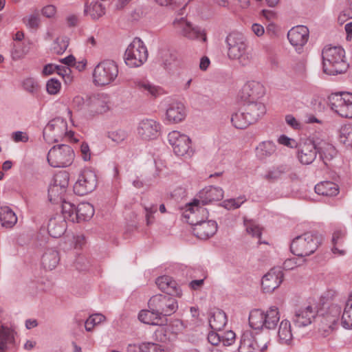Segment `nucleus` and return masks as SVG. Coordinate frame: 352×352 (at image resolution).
Instances as JSON below:
<instances>
[{
    "label": "nucleus",
    "instance_id": "nucleus-12",
    "mask_svg": "<svg viewBox=\"0 0 352 352\" xmlns=\"http://www.w3.org/2000/svg\"><path fill=\"white\" fill-rule=\"evenodd\" d=\"M328 99L333 111L342 118H352V94H332Z\"/></svg>",
    "mask_w": 352,
    "mask_h": 352
},
{
    "label": "nucleus",
    "instance_id": "nucleus-9",
    "mask_svg": "<svg viewBox=\"0 0 352 352\" xmlns=\"http://www.w3.org/2000/svg\"><path fill=\"white\" fill-rule=\"evenodd\" d=\"M74 153L72 148L66 144L53 146L48 152L47 160L49 164L55 168L67 167L74 160Z\"/></svg>",
    "mask_w": 352,
    "mask_h": 352
},
{
    "label": "nucleus",
    "instance_id": "nucleus-15",
    "mask_svg": "<svg viewBox=\"0 0 352 352\" xmlns=\"http://www.w3.org/2000/svg\"><path fill=\"white\" fill-rule=\"evenodd\" d=\"M96 186V173L91 170L84 169L74 185V191L76 195L83 196L94 191Z\"/></svg>",
    "mask_w": 352,
    "mask_h": 352
},
{
    "label": "nucleus",
    "instance_id": "nucleus-54",
    "mask_svg": "<svg viewBox=\"0 0 352 352\" xmlns=\"http://www.w3.org/2000/svg\"><path fill=\"white\" fill-rule=\"evenodd\" d=\"M60 82L54 78L49 80L46 85V89L50 94H56L60 89Z\"/></svg>",
    "mask_w": 352,
    "mask_h": 352
},
{
    "label": "nucleus",
    "instance_id": "nucleus-2",
    "mask_svg": "<svg viewBox=\"0 0 352 352\" xmlns=\"http://www.w3.org/2000/svg\"><path fill=\"white\" fill-rule=\"evenodd\" d=\"M197 213L206 214V209L199 206V201L194 200L185 207L184 217L193 226L194 234L201 239H207L213 236L217 230V224L214 221H199L196 219Z\"/></svg>",
    "mask_w": 352,
    "mask_h": 352
},
{
    "label": "nucleus",
    "instance_id": "nucleus-58",
    "mask_svg": "<svg viewBox=\"0 0 352 352\" xmlns=\"http://www.w3.org/2000/svg\"><path fill=\"white\" fill-rule=\"evenodd\" d=\"M143 352H165L162 346L153 342L142 343Z\"/></svg>",
    "mask_w": 352,
    "mask_h": 352
},
{
    "label": "nucleus",
    "instance_id": "nucleus-51",
    "mask_svg": "<svg viewBox=\"0 0 352 352\" xmlns=\"http://www.w3.org/2000/svg\"><path fill=\"white\" fill-rule=\"evenodd\" d=\"M306 262V259L301 257L287 258L283 264V267L285 270H292L297 267L301 266Z\"/></svg>",
    "mask_w": 352,
    "mask_h": 352
},
{
    "label": "nucleus",
    "instance_id": "nucleus-19",
    "mask_svg": "<svg viewBox=\"0 0 352 352\" xmlns=\"http://www.w3.org/2000/svg\"><path fill=\"white\" fill-rule=\"evenodd\" d=\"M86 112L90 115L106 113L110 109V98L106 94H98L86 100Z\"/></svg>",
    "mask_w": 352,
    "mask_h": 352
},
{
    "label": "nucleus",
    "instance_id": "nucleus-46",
    "mask_svg": "<svg viewBox=\"0 0 352 352\" xmlns=\"http://www.w3.org/2000/svg\"><path fill=\"white\" fill-rule=\"evenodd\" d=\"M63 218L66 221L75 222L76 221V208L69 201L64 200L61 202Z\"/></svg>",
    "mask_w": 352,
    "mask_h": 352
},
{
    "label": "nucleus",
    "instance_id": "nucleus-61",
    "mask_svg": "<svg viewBox=\"0 0 352 352\" xmlns=\"http://www.w3.org/2000/svg\"><path fill=\"white\" fill-rule=\"evenodd\" d=\"M23 86L28 92H33L37 87V83L35 79L32 78H27L23 80Z\"/></svg>",
    "mask_w": 352,
    "mask_h": 352
},
{
    "label": "nucleus",
    "instance_id": "nucleus-32",
    "mask_svg": "<svg viewBox=\"0 0 352 352\" xmlns=\"http://www.w3.org/2000/svg\"><path fill=\"white\" fill-rule=\"evenodd\" d=\"M280 314L277 306H270L264 311L265 329H275L280 321Z\"/></svg>",
    "mask_w": 352,
    "mask_h": 352
},
{
    "label": "nucleus",
    "instance_id": "nucleus-39",
    "mask_svg": "<svg viewBox=\"0 0 352 352\" xmlns=\"http://www.w3.org/2000/svg\"><path fill=\"white\" fill-rule=\"evenodd\" d=\"M249 324L255 330H261L265 328L264 311L255 309L249 314Z\"/></svg>",
    "mask_w": 352,
    "mask_h": 352
},
{
    "label": "nucleus",
    "instance_id": "nucleus-35",
    "mask_svg": "<svg viewBox=\"0 0 352 352\" xmlns=\"http://www.w3.org/2000/svg\"><path fill=\"white\" fill-rule=\"evenodd\" d=\"M227 323L226 314L220 309L214 310L209 318V325L213 331H221Z\"/></svg>",
    "mask_w": 352,
    "mask_h": 352
},
{
    "label": "nucleus",
    "instance_id": "nucleus-22",
    "mask_svg": "<svg viewBox=\"0 0 352 352\" xmlns=\"http://www.w3.org/2000/svg\"><path fill=\"white\" fill-rule=\"evenodd\" d=\"M309 36V29L304 25L292 28L287 33V38L296 50H300L307 43Z\"/></svg>",
    "mask_w": 352,
    "mask_h": 352
},
{
    "label": "nucleus",
    "instance_id": "nucleus-38",
    "mask_svg": "<svg viewBox=\"0 0 352 352\" xmlns=\"http://www.w3.org/2000/svg\"><path fill=\"white\" fill-rule=\"evenodd\" d=\"M231 122L235 128L240 129H245L253 123L241 107L232 115Z\"/></svg>",
    "mask_w": 352,
    "mask_h": 352
},
{
    "label": "nucleus",
    "instance_id": "nucleus-59",
    "mask_svg": "<svg viewBox=\"0 0 352 352\" xmlns=\"http://www.w3.org/2000/svg\"><path fill=\"white\" fill-rule=\"evenodd\" d=\"M144 210L146 212V219L147 224H150L153 222V214L157 212V206L155 204H151L150 206H145Z\"/></svg>",
    "mask_w": 352,
    "mask_h": 352
},
{
    "label": "nucleus",
    "instance_id": "nucleus-62",
    "mask_svg": "<svg viewBox=\"0 0 352 352\" xmlns=\"http://www.w3.org/2000/svg\"><path fill=\"white\" fill-rule=\"evenodd\" d=\"M86 100L80 96H76L72 100V106L78 110L84 109L86 111Z\"/></svg>",
    "mask_w": 352,
    "mask_h": 352
},
{
    "label": "nucleus",
    "instance_id": "nucleus-7",
    "mask_svg": "<svg viewBox=\"0 0 352 352\" xmlns=\"http://www.w3.org/2000/svg\"><path fill=\"white\" fill-rule=\"evenodd\" d=\"M148 55L144 42L139 38H135L125 50L124 63L129 67H139L146 61Z\"/></svg>",
    "mask_w": 352,
    "mask_h": 352
},
{
    "label": "nucleus",
    "instance_id": "nucleus-24",
    "mask_svg": "<svg viewBox=\"0 0 352 352\" xmlns=\"http://www.w3.org/2000/svg\"><path fill=\"white\" fill-rule=\"evenodd\" d=\"M241 106L246 114L250 118V120L254 123L263 116L266 113V108L263 103L258 100H246Z\"/></svg>",
    "mask_w": 352,
    "mask_h": 352
},
{
    "label": "nucleus",
    "instance_id": "nucleus-21",
    "mask_svg": "<svg viewBox=\"0 0 352 352\" xmlns=\"http://www.w3.org/2000/svg\"><path fill=\"white\" fill-rule=\"evenodd\" d=\"M283 272L280 267H273L262 278L261 286L264 292L272 293L283 280Z\"/></svg>",
    "mask_w": 352,
    "mask_h": 352
},
{
    "label": "nucleus",
    "instance_id": "nucleus-45",
    "mask_svg": "<svg viewBox=\"0 0 352 352\" xmlns=\"http://www.w3.org/2000/svg\"><path fill=\"white\" fill-rule=\"evenodd\" d=\"M342 324L345 329L352 328V293L346 302L342 316Z\"/></svg>",
    "mask_w": 352,
    "mask_h": 352
},
{
    "label": "nucleus",
    "instance_id": "nucleus-49",
    "mask_svg": "<svg viewBox=\"0 0 352 352\" xmlns=\"http://www.w3.org/2000/svg\"><path fill=\"white\" fill-rule=\"evenodd\" d=\"M105 320V316L101 314H95L91 315L85 321V327L86 331H91L95 326L100 324Z\"/></svg>",
    "mask_w": 352,
    "mask_h": 352
},
{
    "label": "nucleus",
    "instance_id": "nucleus-29",
    "mask_svg": "<svg viewBox=\"0 0 352 352\" xmlns=\"http://www.w3.org/2000/svg\"><path fill=\"white\" fill-rule=\"evenodd\" d=\"M186 117L184 105L181 102H173L166 109V118L171 123L182 122Z\"/></svg>",
    "mask_w": 352,
    "mask_h": 352
},
{
    "label": "nucleus",
    "instance_id": "nucleus-34",
    "mask_svg": "<svg viewBox=\"0 0 352 352\" xmlns=\"http://www.w3.org/2000/svg\"><path fill=\"white\" fill-rule=\"evenodd\" d=\"M315 192L320 195L333 197L338 194L339 188L336 184L332 182L325 181L316 185Z\"/></svg>",
    "mask_w": 352,
    "mask_h": 352
},
{
    "label": "nucleus",
    "instance_id": "nucleus-10",
    "mask_svg": "<svg viewBox=\"0 0 352 352\" xmlns=\"http://www.w3.org/2000/svg\"><path fill=\"white\" fill-rule=\"evenodd\" d=\"M72 139L74 132L67 131V122L60 118H56L48 122L43 130V137L47 142H56L63 137Z\"/></svg>",
    "mask_w": 352,
    "mask_h": 352
},
{
    "label": "nucleus",
    "instance_id": "nucleus-1",
    "mask_svg": "<svg viewBox=\"0 0 352 352\" xmlns=\"http://www.w3.org/2000/svg\"><path fill=\"white\" fill-rule=\"evenodd\" d=\"M335 147L329 142L326 135L322 133H316L309 137L301 138L296 148V157L298 162L305 166L311 164L318 154L326 164L336 155Z\"/></svg>",
    "mask_w": 352,
    "mask_h": 352
},
{
    "label": "nucleus",
    "instance_id": "nucleus-41",
    "mask_svg": "<svg viewBox=\"0 0 352 352\" xmlns=\"http://www.w3.org/2000/svg\"><path fill=\"white\" fill-rule=\"evenodd\" d=\"M94 214L93 206L87 202L80 204L76 208V221H87L91 219Z\"/></svg>",
    "mask_w": 352,
    "mask_h": 352
},
{
    "label": "nucleus",
    "instance_id": "nucleus-8",
    "mask_svg": "<svg viewBox=\"0 0 352 352\" xmlns=\"http://www.w3.org/2000/svg\"><path fill=\"white\" fill-rule=\"evenodd\" d=\"M168 141L174 153L184 158H190L195 153L191 139L179 131H173L168 134Z\"/></svg>",
    "mask_w": 352,
    "mask_h": 352
},
{
    "label": "nucleus",
    "instance_id": "nucleus-23",
    "mask_svg": "<svg viewBox=\"0 0 352 352\" xmlns=\"http://www.w3.org/2000/svg\"><path fill=\"white\" fill-rule=\"evenodd\" d=\"M265 94V87L259 82L251 80L246 82L242 88L241 99L246 100H257Z\"/></svg>",
    "mask_w": 352,
    "mask_h": 352
},
{
    "label": "nucleus",
    "instance_id": "nucleus-25",
    "mask_svg": "<svg viewBox=\"0 0 352 352\" xmlns=\"http://www.w3.org/2000/svg\"><path fill=\"white\" fill-rule=\"evenodd\" d=\"M277 342L282 345L289 346L293 342L294 336L291 322L287 319L282 320L277 328Z\"/></svg>",
    "mask_w": 352,
    "mask_h": 352
},
{
    "label": "nucleus",
    "instance_id": "nucleus-28",
    "mask_svg": "<svg viewBox=\"0 0 352 352\" xmlns=\"http://www.w3.org/2000/svg\"><path fill=\"white\" fill-rule=\"evenodd\" d=\"M138 319L140 322L150 325L163 326L167 323L166 318H161L156 311L149 308L140 311Z\"/></svg>",
    "mask_w": 352,
    "mask_h": 352
},
{
    "label": "nucleus",
    "instance_id": "nucleus-26",
    "mask_svg": "<svg viewBox=\"0 0 352 352\" xmlns=\"http://www.w3.org/2000/svg\"><path fill=\"white\" fill-rule=\"evenodd\" d=\"M156 285L160 290L169 296H182V289L175 280L168 276H162L157 278Z\"/></svg>",
    "mask_w": 352,
    "mask_h": 352
},
{
    "label": "nucleus",
    "instance_id": "nucleus-27",
    "mask_svg": "<svg viewBox=\"0 0 352 352\" xmlns=\"http://www.w3.org/2000/svg\"><path fill=\"white\" fill-rule=\"evenodd\" d=\"M199 204L201 202L203 205L208 204L212 201L221 200L223 197V190L221 188L213 186H209L203 188L199 192Z\"/></svg>",
    "mask_w": 352,
    "mask_h": 352
},
{
    "label": "nucleus",
    "instance_id": "nucleus-18",
    "mask_svg": "<svg viewBox=\"0 0 352 352\" xmlns=\"http://www.w3.org/2000/svg\"><path fill=\"white\" fill-rule=\"evenodd\" d=\"M267 348V342L259 344L253 333L248 330L243 331L241 336L238 352H262Z\"/></svg>",
    "mask_w": 352,
    "mask_h": 352
},
{
    "label": "nucleus",
    "instance_id": "nucleus-47",
    "mask_svg": "<svg viewBox=\"0 0 352 352\" xmlns=\"http://www.w3.org/2000/svg\"><path fill=\"white\" fill-rule=\"evenodd\" d=\"M69 45V39L67 36H59L54 41L52 45V51L57 54L65 52Z\"/></svg>",
    "mask_w": 352,
    "mask_h": 352
},
{
    "label": "nucleus",
    "instance_id": "nucleus-53",
    "mask_svg": "<svg viewBox=\"0 0 352 352\" xmlns=\"http://www.w3.org/2000/svg\"><path fill=\"white\" fill-rule=\"evenodd\" d=\"M126 133L121 129L108 133V138L117 144L122 142L126 138Z\"/></svg>",
    "mask_w": 352,
    "mask_h": 352
},
{
    "label": "nucleus",
    "instance_id": "nucleus-16",
    "mask_svg": "<svg viewBox=\"0 0 352 352\" xmlns=\"http://www.w3.org/2000/svg\"><path fill=\"white\" fill-rule=\"evenodd\" d=\"M341 313L340 307L332 305L329 307L325 313L322 314L320 324L318 329L320 334L324 337H328L333 331L334 325L338 322Z\"/></svg>",
    "mask_w": 352,
    "mask_h": 352
},
{
    "label": "nucleus",
    "instance_id": "nucleus-57",
    "mask_svg": "<svg viewBox=\"0 0 352 352\" xmlns=\"http://www.w3.org/2000/svg\"><path fill=\"white\" fill-rule=\"evenodd\" d=\"M221 342L224 346L231 345L235 340L236 335L232 331H228L221 335Z\"/></svg>",
    "mask_w": 352,
    "mask_h": 352
},
{
    "label": "nucleus",
    "instance_id": "nucleus-50",
    "mask_svg": "<svg viewBox=\"0 0 352 352\" xmlns=\"http://www.w3.org/2000/svg\"><path fill=\"white\" fill-rule=\"evenodd\" d=\"M246 198L245 196H240L236 199H228L224 200L221 205L227 210H234L239 208L245 201Z\"/></svg>",
    "mask_w": 352,
    "mask_h": 352
},
{
    "label": "nucleus",
    "instance_id": "nucleus-31",
    "mask_svg": "<svg viewBox=\"0 0 352 352\" xmlns=\"http://www.w3.org/2000/svg\"><path fill=\"white\" fill-rule=\"evenodd\" d=\"M134 83L135 88L146 96L157 97L163 93L162 88L147 80H138L135 81Z\"/></svg>",
    "mask_w": 352,
    "mask_h": 352
},
{
    "label": "nucleus",
    "instance_id": "nucleus-5",
    "mask_svg": "<svg viewBox=\"0 0 352 352\" xmlns=\"http://www.w3.org/2000/svg\"><path fill=\"white\" fill-rule=\"evenodd\" d=\"M321 236L318 234L305 232L292 240L290 250L292 254L303 258L314 254L321 243Z\"/></svg>",
    "mask_w": 352,
    "mask_h": 352
},
{
    "label": "nucleus",
    "instance_id": "nucleus-64",
    "mask_svg": "<svg viewBox=\"0 0 352 352\" xmlns=\"http://www.w3.org/2000/svg\"><path fill=\"white\" fill-rule=\"evenodd\" d=\"M208 340L212 345H217L221 342V335L214 331H211L208 335Z\"/></svg>",
    "mask_w": 352,
    "mask_h": 352
},
{
    "label": "nucleus",
    "instance_id": "nucleus-33",
    "mask_svg": "<svg viewBox=\"0 0 352 352\" xmlns=\"http://www.w3.org/2000/svg\"><path fill=\"white\" fill-rule=\"evenodd\" d=\"M17 222L15 212L8 206L0 207V223L6 228H12Z\"/></svg>",
    "mask_w": 352,
    "mask_h": 352
},
{
    "label": "nucleus",
    "instance_id": "nucleus-37",
    "mask_svg": "<svg viewBox=\"0 0 352 352\" xmlns=\"http://www.w3.org/2000/svg\"><path fill=\"white\" fill-rule=\"evenodd\" d=\"M59 261L58 252L53 249H48L43 254L41 263L44 268L52 270L57 266Z\"/></svg>",
    "mask_w": 352,
    "mask_h": 352
},
{
    "label": "nucleus",
    "instance_id": "nucleus-14",
    "mask_svg": "<svg viewBox=\"0 0 352 352\" xmlns=\"http://www.w3.org/2000/svg\"><path fill=\"white\" fill-rule=\"evenodd\" d=\"M173 26L180 36L190 40L201 38L203 42L206 41V35L204 31L198 26L194 25L184 17L175 19Z\"/></svg>",
    "mask_w": 352,
    "mask_h": 352
},
{
    "label": "nucleus",
    "instance_id": "nucleus-6",
    "mask_svg": "<svg viewBox=\"0 0 352 352\" xmlns=\"http://www.w3.org/2000/svg\"><path fill=\"white\" fill-rule=\"evenodd\" d=\"M118 66L111 60L99 63L93 72V82L97 86H105L113 83L118 76Z\"/></svg>",
    "mask_w": 352,
    "mask_h": 352
},
{
    "label": "nucleus",
    "instance_id": "nucleus-11",
    "mask_svg": "<svg viewBox=\"0 0 352 352\" xmlns=\"http://www.w3.org/2000/svg\"><path fill=\"white\" fill-rule=\"evenodd\" d=\"M148 308L156 311L161 318L173 314L178 309L177 300L170 296L157 294L152 296L148 302Z\"/></svg>",
    "mask_w": 352,
    "mask_h": 352
},
{
    "label": "nucleus",
    "instance_id": "nucleus-30",
    "mask_svg": "<svg viewBox=\"0 0 352 352\" xmlns=\"http://www.w3.org/2000/svg\"><path fill=\"white\" fill-rule=\"evenodd\" d=\"M67 228V222L62 216H57L50 219L47 230L50 236L54 238L61 236Z\"/></svg>",
    "mask_w": 352,
    "mask_h": 352
},
{
    "label": "nucleus",
    "instance_id": "nucleus-13",
    "mask_svg": "<svg viewBox=\"0 0 352 352\" xmlns=\"http://www.w3.org/2000/svg\"><path fill=\"white\" fill-rule=\"evenodd\" d=\"M69 185L68 175L66 173H59L56 175L54 182L48 189V199L53 204L61 203L65 200V195Z\"/></svg>",
    "mask_w": 352,
    "mask_h": 352
},
{
    "label": "nucleus",
    "instance_id": "nucleus-17",
    "mask_svg": "<svg viewBox=\"0 0 352 352\" xmlns=\"http://www.w3.org/2000/svg\"><path fill=\"white\" fill-rule=\"evenodd\" d=\"M318 314L315 305H306L295 310L292 321L296 327L302 328L311 324Z\"/></svg>",
    "mask_w": 352,
    "mask_h": 352
},
{
    "label": "nucleus",
    "instance_id": "nucleus-48",
    "mask_svg": "<svg viewBox=\"0 0 352 352\" xmlns=\"http://www.w3.org/2000/svg\"><path fill=\"white\" fill-rule=\"evenodd\" d=\"M244 226L248 234L253 237L260 238L261 229L259 226L253 220L244 219Z\"/></svg>",
    "mask_w": 352,
    "mask_h": 352
},
{
    "label": "nucleus",
    "instance_id": "nucleus-3",
    "mask_svg": "<svg viewBox=\"0 0 352 352\" xmlns=\"http://www.w3.org/2000/svg\"><path fill=\"white\" fill-rule=\"evenodd\" d=\"M226 43L230 60L237 61L242 67L249 66L252 63V52L248 50L247 39L242 33L230 32L226 38Z\"/></svg>",
    "mask_w": 352,
    "mask_h": 352
},
{
    "label": "nucleus",
    "instance_id": "nucleus-55",
    "mask_svg": "<svg viewBox=\"0 0 352 352\" xmlns=\"http://www.w3.org/2000/svg\"><path fill=\"white\" fill-rule=\"evenodd\" d=\"M24 23L30 28H36L40 23L39 16L37 14H30L23 19Z\"/></svg>",
    "mask_w": 352,
    "mask_h": 352
},
{
    "label": "nucleus",
    "instance_id": "nucleus-40",
    "mask_svg": "<svg viewBox=\"0 0 352 352\" xmlns=\"http://www.w3.org/2000/svg\"><path fill=\"white\" fill-rule=\"evenodd\" d=\"M31 44L30 41L14 44L11 51L12 59L16 61L24 58L30 52Z\"/></svg>",
    "mask_w": 352,
    "mask_h": 352
},
{
    "label": "nucleus",
    "instance_id": "nucleus-44",
    "mask_svg": "<svg viewBox=\"0 0 352 352\" xmlns=\"http://www.w3.org/2000/svg\"><path fill=\"white\" fill-rule=\"evenodd\" d=\"M85 13L90 15L93 19H98L104 14L105 8L101 3L96 1L86 6Z\"/></svg>",
    "mask_w": 352,
    "mask_h": 352
},
{
    "label": "nucleus",
    "instance_id": "nucleus-36",
    "mask_svg": "<svg viewBox=\"0 0 352 352\" xmlns=\"http://www.w3.org/2000/svg\"><path fill=\"white\" fill-rule=\"evenodd\" d=\"M276 151V145L272 141H263L256 148V156L261 160L271 157Z\"/></svg>",
    "mask_w": 352,
    "mask_h": 352
},
{
    "label": "nucleus",
    "instance_id": "nucleus-43",
    "mask_svg": "<svg viewBox=\"0 0 352 352\" xmlns=\"http://www.w3.org/2000/svg\"><path fill=\"white\" fill-rule=\"evenodd\" d=\"M338 139L346 147L352 148V124H344L340 127Z\"/></svg>",
    "mask_w": 352,
    "mask_h": 352
},
{
    "label": "nucleus",
    "instance_id": "nucleus-52",
    "mask_svg": "<svg viewBox=\"0 0 352 352\" xmlns=\"http://www.w3.org/2000/svg\"><path fill=\"white\" fill-rule=\"evenodd\" d=\"M277 142L279 144H281L289 148H296L299 144V141L296 142L295 139L289 138L284 134L280 135L278 138Z\"/></svg>",
    "mask_w": 352,
    "mask_h": 352
},
{
    "label": "nucleus",
    "instance_id": "nucleus-4",
    "mask_svg": "<svg viewBox=\"0 0 352 352\" xmlns=\"http://www.w3.org/2000/svg\"><path fill=\"white\" fill-rule=\"evenodd\" d=\"M322 69L328 75H337L344 72L348 64L344 60V50L341 47L326 46L322 52Z\"/></svg>",
    "mask_w": 352,
    "mask_h": 352
},
{
    "label": "nucleus",
    "instance_id": "nucleus-63",
    "mask_svg": "<svg viewBox=\"0 0 352 352\" xmlns=\"http://www.w3.org/2000/svg\"><path fill=\"white\" fill-rule=\"evenodd\" d=\"M41 13L47 18H52L56 13V8L54 5H47L43 8Z\"/></svg>",
    "mask_w": 352,
    "mask_h": 352
},
{
    "label": "nucleus",
    "instance_id": "nucleus-20",
    "mask_svg": "<svg viewBox=\"0 0 352 352\" xmlns=\"http://www.w3.org/2000/svg\"><path fill=\"white\" fill-rule=\"evenodd\" d=\"M160 124L155 120L144 119L139 122L137 131L141 139L152 140L160 135Z\"/></svg>",
    "mask_w": 352,
    "mask_h": 352
},
{
    "label": "nucleus",
    "instance_id": "nucleus-56",
    "mask_svg": "<svg viewBox=\"0 0 352 352\" xmlns=\"http://www.w3.org/2000/svg\"><path fill=\"white\" fill-rule=\"evenodd\" d=\"M11 139L13 142H28L29 140V136L26 132L17 131L13 132L11 135Z\"/></svg>",
    "mask_w": 352,
    "mask_h": 352
},
{
    "label": "nucleus",
    "instance_id": "nucleus-42",
    "mask_svg": "<svg viewBox=\"0 0 352 352\" xmlns=\"http://www.w3.org/2000/svg\"><path fill=\"white\" fill-rule=\"evenodd\" d=\"M289 170L290 167L288 165H279L270 170L265 177L269 180L276 181L283 179Z\"/></svg>",
    "mask_w": 352,
    "mask_h": 352
},
{
    "label": "nucleus",
    "instance_id": "nucleus-60",
    "mask_svg": "<svg viewBox=\"0 0 352 352\" xmlns=\"http://www.w3.org/2000/svg\"><path fill=\"white\" fill-rule=\"evenodd\" d=\"M285 122L293 129L298 130L302 127L301 123L292 115H287L285 116Z\"/></svg>",
    "mask_w": 352,
    "mask_h": 352
}]
</instances>
